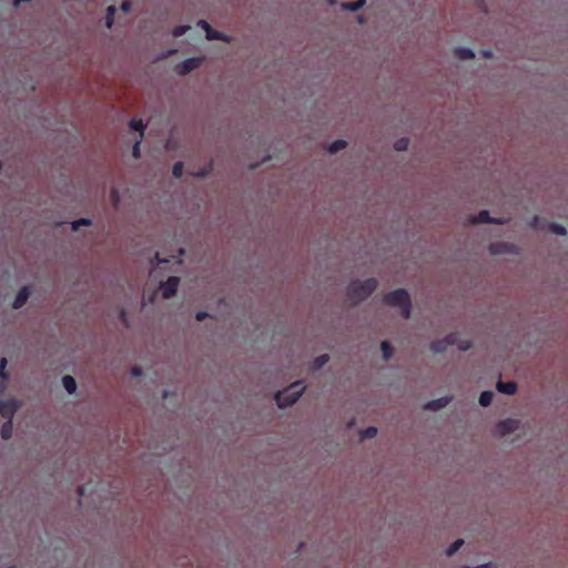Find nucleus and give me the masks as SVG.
<instances>
[{
  "mask_svg": "<svg viewBox=\"0 0 568 568\" xmlns=\"http://www.w3.org/2000/svg\"><path fill=\"white\" fill-rule=\"evenodd\" d=\"M209 316V314L206 312H197L196 315H195V318L199 321V322H202L204 321L206 317Z\"/></svg>",
  "mask_w": 568,
  "mask_h": 568,
  "instance_id": "obj_35",
  "label": "nucleus"
},
{
  "mask_svg": "<svg viewBox=\"0 0 568 568\" xmlns=\"http://www.w3.org/2000/svg\"><path fill=\"white\" fill-rule=\"evenodd\" d=\"M470 223L471 224H481V223L503 224L504 221L501 219L490 217L489 212L487 210H483L470 220Z\"/></svg>",
  "mask_w": 568,
  "mask_h": 568,
  "instance_id": "obj_9",
  "label": "nucleus"
},
{
  "mask_svg": "<svg viewBox=\"0 0 568 568\" xmlns=\"http://www.w3.org/2000/svg\"><path fill=\"white\" fill-rule=\"evenodd\" d=\"M456 345L462 352L471 348L473 343L470 339H464L458 333H450L442 339H436L430 343V349L434 353H444L449 346Z\"/></svg>",
  "mask_w": 568,
  "mask_h": 568,
  "instance_id": "obj_2",
  "label": "nucleus"
},
{
  "mask_svg": "<svg viewBox=\"0 0 568 568\" xmlns=\"http://www.w3.org/2000/svg\"><path fill=\"white\" fill-rule=\"evenodd\" d=\"M8 568H16V567H14V566H10V567H8Z\"/></svg>",
  "mask_w": 568,
  "mask_h": 568,
  "instance_id": "obj_45",
  "label": "nucleus"
},
{
  "mask_svg": "<svg viewBox=\"0 0 568 568\" xmlns=\"http://www.w3.org/2000/svg\"><path fill=\"white\" fill-rule=\"evenodd\" d=\"M455 55L462 60H469V59H473L475 57L474 52L471 49L469 48H466V47H458L455 49L454 51Z\"/></svg>",
  "mask_w": 568,
  "mask_h": 568,
  "instance_id": "obj_14",
  "label": "nucleus"
},
{
  "mask_svg": "<svg viewBox=\"0 0 568 568\" xmlns=\"http://www.w3.org/2000/svg\"><path fill=\"white\" fill-rule=\"evenodd\" d=\"M494 394L490 390H484L479 396V404L483 407H487L493 402Z\"/></svg>",
  "mask_w": 568,
  "mask_h": 568,
  "instance_id": "obj_19",
  "label": "nucleus"
},
{
  "mask_svg": "<svg viewBox=\"0 0 568 568\" xmlns=\"http://www.w3.org/2000/svg\"><path fill=\"white\" fill-rule=\"evenodd\" d=\"M132 155L134 158H139L140 156V141H136L135 144L133 145Z\"/></svg>",
  "mask_w": 568,
  "mask_h": 568,
  "instance_id": "obj_33",
  "label": "nucleus"
},
{
  "mask_svg": "<svg viewBox=\"0 0 568 568\" xmlns=\"http://www.w3.org/2000/svg\"><path fill=\"white\" fill-rule=\"evenodd\" d=\"M408 145H409V140L407 138H402L395 142L394 148L396 151H405V150H407Z\"/></svg>",
  "mask_w": 568,
  "mask_h": 568,
  "instance_id": "obj_25",
  "label": "nucleus"
},
{
  "mask_svg": "<svg viewBox=\"0 0 568 568\" xmlns=\"http://www.w3.org/2000/svg\"><path fill=\"white\" fill-rule=\"evenodd\" d=\"M111 201H112L113 205L116 207L119 204V201H120V196L115 189H113L111 191Z\"/></svg>",
  "mask_w": 568,
  "mask_h": 568,
  "instance_id": "obj_32",
  "label": "nucleus"
},
{
  "mask_svg": "<svg viewBox=\"0 0 568 568\" xmlns=\"http://www.w3.org/2000/svg\"><path fill=\"white\" fill-rule=\"evenodd\" d=\"M189 29H190V27H189V26H178V27H175V28L173 29V32H172V33H173V36H174V37H176V38H178V37H182L183 34H185V33H186V31H187Z\"/></svg>",
  "mask_w": 568,
  "mask_h": 568,
  "instance_id": "obj_30",
  "label": "nucleus"
},
{
  "mask_svg": "<svg viewBox=\"0 0 568 568\" xmlns=\"http://www.w3.org/2000/svg\"><path fill=\"white\" fill-rule=\"evenodd\" d=\"M62 385L69 394H73L77 389V382L70 375H65L62 377Z\"/></svg>",
  "mask_w": 568,
  "mask_h": 568,
  "instance_id": "obj_15",
  "label": "nucleus"
},
{
  "mask_svg": "<svg viewBox=\"0 0 568 568\" xmlns=\"http://www.w3.org/2000/svg\"><path fill=\"white\" fill-rule=\"evenodd\" d=\"M129 126H130L131 130L140 132V138L143 136L144 128L145 126H144L143 121L141 119L133 118L130 121Z\"/></svg>",
  "mask_w": 568,
  "mask_h": 568,
  "instance_id": "obj_17",
  "label": "nucleus"
},
{
  "mask_svg": "<svg viewBox=\"0 0 568 568\" xmlns=\"http://www.w3.org/2000/svg\"><path fill=\"white\" fill-rule=\"evenodd\" d=\"M7 364H8L7 358L2 357L0 359V378L3 379V381H7L9 378V375H8L7 371H6Z\"/></svg>",
  "mask_w": 568,
  "mask_h": 568,
  "instance_id": "obj_28",
  "label": "nucleus"
},
{
  "mask_svg": "<svg viewBox=\"0 0 568 568\" xmlns=\"http://www.w3.org/2000/svg\"><path fill=\"white\" fill-rule=\"evenodd\" d=\"M202 63V59L200 58H189L178 63L174 68L175 72L179 75H186L193 70L197 69Z\"/></svg>",
  "mask_w": 568,
  "mask_h": 568,
  "instance_id": "obj_5",
  "label": "nucleus"
},
{
  "mask_svg": "<svg viewBox=\"0 0 568 568\" xmlns=\"http://www.w3.org/2000/svg\"><path fill=\"white\" fill-rule=\"evenodd\" d=\"M377 435V428L369 426L361 433V439L374 438Z\"/></svg>",
  "mask_w": 568,
  "mask_h": 568,
  "instance_id": "obj_23",
  "label": "nucleus"
},
{
  "mask_svg": "<svg viewBox=\"0 0 568 568\" xmlns=\"http://www.w3.org/2000/svg\"><path fill=\"white\" fill-rule=\"evenodd\" d=\"M483 54H484V57H487V58L491 57V52L488 50H484Z\"/></svg>",
  "mask_w": 568,
  "mask_h": 568,
  "instance_id": "obj_43",
  "label": "nucleus"
},
{
  "mask_svg": "<svg viewBox=\"0 0 568 568\" xmlns=\"http://www.w3.org/2000/svg\"><path fill=\"white\" fill-rule=\"evenodd\" d=\"M381 349L383 353V359L384 361L390 359V357L393 356V353H394V348L390 345V343L387 341L382 342Z\"/></svg>",
  "mask_w": 568,
  "mask_h": 568,
  "instance_id": "obj_16",
  "label": "nucleus"
},
{
  "mask_svg": "<svg viewBox=\"0 0 568 568\" xmlns=\"http://www.w3.org/2000/svg\"><path fill=\"white\" fill-rule=\"evenodd\" d=\"M538 222H539L538 216H534V219H532V221H531V226H534V227H538Z\"/></svg>",
  "mask_w": 568,
  "mask_h": 568,
  "instance_id": "obj_42",
  "label": "nucleus"
},
{
  "mask_svg": "<svg viewBox=\"0 0 568 568\" xmlns=\"http://www.w3.org/2000/svg\"><path fill=\"white\" fill-rule=\"evenodd\" d=\"M496 428L500 435L511 434L519 428V420L515 418H507L498 423Z\"/></svg>",
  "mask_w": 568,
  "mask_h": 568,
  "instance_id": "obj_8",
  "label": "nucleus"
},
{
  "mask_svg": "<svg viewBox=\"0 0 568 568\" xmlns=\"http://www.w3.org/2000/svg\"><path fill=\"white\" fill-rule=\"evenodd\" d=\"M504 246H506V244H493L490 250L493 253H501L503 251L500 250V247Z\"/></svg>",
  "mask_w": 568,
  "mask_h": 568,
  "instance_id": "obj_34",
  "label": "nucleus"
},
{
  "mask_svg": "<svg viewBox=\"0 0 568 568\" xmlns=\"http://www.w3.org/2000/svg\"><path fill=\"white\" fill-rule=\"evenodd\" d=\"M131 374H132L133 376H141V375H142V368H141V367H139V366H134V367H132V369H131Z\"/></svg>",
  "mask_w": 568,
  "mask_h": 568,
  "instance_id": "obj_36",
  "label": "nucleus"
},
{
  "mask_svg": "<svg viewBox=\"0 0 568 568\" xmlns=\"http://www.w3.org/2000/svg\"><path fill=\"white\" fill-rule=\"evenodd\" d=\"M199 24L205 31L206 38L209 40H225L224 34L220 31L212 29V27L205 20H201Z\"/></svg>",
  "mask_w": 568,
  "mask_h": 568,
  "instance_id": "obj_11",
  "label": "nucleus"
},
{
  "mask_svg": "<svg viewBox=\"0 0 568 568\" xmlns=\"http://www.w3.org/2000/svg\"><path fill=\"white\" fill-rule=\"evenodd\" d=\"M78 494H79L80 496H83V495L85 494V486H83V485H82V486H79V487H78Z\"/></svg>",
  "mask_w": 568,
  "mask_h": 568,
  "instance_id": "obj_41",
  "label": "nucleus"
},
{
  "mask_svg": "<svg viewBox=\"0 0 568 568\" xmlns=\"http://www.w3.org/2000/svg\"><path fill=\"white\" fill-rule=\"evenodd\" d=\"M30 296V291L28 286H23L19 290L18 294L16 295V298L12 303V307L14 310L21 308L28 301Z\"/></svg>",
  "mask_w": 568,
  "mask_h": 568,
  "instance_id": "obj_10",
  "label": "nucleus"
},
{
  "mask_svg": "<svg viewBox=\"0 0 568 568\" xmlns=\"http://www.w3.org/2000/svg\"><path fill=\"white\" fill-rule=\"evenodd\" d=\"M180 278L178 276H170L165 282H161L160 288L164 298H170L175 295Z\"/></svg>",
  "mask_w": 568,
  "mask_h": 568,
  "instance_id": "obj_6",
  "label": "nucleus"
},
{
  "mask_svg": "<svg viewBox=\"0 0 568 568\" xmlns=\"http://www.w3.org/2000/svg\"><path fill=\"white\" fill-rule=\"evenodd\" d=\"M365 3H366V0H357V1H354V2H346V3H344L343 8L346 9V10H349V11H357L362 7H364Z\"/></svg>",
  "mask_w": 568,
  "mask_h": 568,
  "instance_id": "obj_22",
  "label": "nucleus"
},
{
  "mask_svg": "<svg viewBox=\"0 0 568 568\" xmlns=\"http://www.w3.org/2000/svg\"><path fill=\"white\" fill-rule=\"evenodd\" d=\"M497 389L503 394L513 395L517 390V385L515 382H498Z\"/></svg>",
  "mask_w": 568,
  "mask_h": 568,
  "instance_id": "obj_13",
  "label": "nucleus"
},
{
  "mask_svg": "<svg viewBox=\"0 0 568 568\" xmlns=\"http://www.w3.org/2000/svg\"><path fill=\"white\" fill-rule=\"evenodd\" d=\"M19 405L14 399H7L0 402V415L8 420H12L14 413L18 410Z\"/></svg>",
  "mask_w": 568,
  "mask_h": 568,
  "instance_id": "obj_7",
  "label": "nucleus"
},
{
  "mask_svg": "<svg viewBox=\"0 0 568 568\" xmlns=\"http://www.w3.org/2000/svg\"><path fill=\"white\" fill-rule=\"evenodd\" d=\"M491 564H484V565H479V566H476V567H470V566H464L462 568H490Z\"/></svg>",
  "mask_w": 568,
  "mask_h": 568,
  "instance_id": "obj_39",
  "label": "nucleus"
},
{
  "mask_svg": "<svg viewBox=\"0 0 568 568\" xmlns=\"http://www.w3.org/2000/svg\"><path fill=\"white\" fill-rule=\"evenodd\" d=\"M131 8V4L129 1H124L122 4H121V9L125 12H128Z\"/></svg>",
  "mask_w": 568,
  "mask_h": 568,
  "instance_id": "obj_38",
  "label": "nucleus"
},
{
  "mask_svg": "<svg viewBox=\"0 0 568 568\" xmlns=\"http://www.w3.org/2000/svg\"><path fill=\"white\" fill-rule=\"evenodd\" d=\"M155 258L158 261V264H166V263H170V260L168 258H161L159 253L155 254Z\"/></svg>",
  "mask_w": 568,
  "mask_h": 568,
  "instance_id": "obj_37",
  "label": "nucleus"
},
{
  "mask_svg": "<svg viewBox=\"0 0 568 568\" xmlns=\"http://www.w3.org/2000/svg\"><path fill=\"white\" fill-rule=\"evenodd\" d=\"M377 288V281L375 278H367L365 281H354L347 287L348 301L356 305L366 300Z\"/></svg>",
  "mask_w": 568,
  "mask_h": 568,
  "instance_id": "obj_1",
  "label": "nucleus"
},
{
  "mask_svg": "<svg viewBox=\"0 0 568 568\" xmlns=\"http://www.w3.org/2000/svg\"><path fill=\"white\" fill-rule=\"evenodd\" d=\"M384 304L389 306H398L402 308V315L405 318H408L410 316V297L406 290L404 288H397L392 292H388L384 295L383 298Z\"/></svg>",
  "mask_w": 568,
  "mask_h": 568,
  "instance_id": "obj_3",
  "label": "nucleus"
},
{
  "mask_svg": "<svg viewBox=\"0 0 568 568\" xmlns=\"http://www.w3.org/2000/svg\"><path fill=\"white\" fill-rule=\"evenodd\" d=\"M303 390L304 386L302 385V382H295L291 384L287 388L277 392L275 395L277 405L281 408H284L295 404L301 397Z\"/></svg>",
  "mask_w": 568,
  "mask_h": 568,
  "instance_id": "obj_4",
  "label": "nucleus"
},
{
  "mask_svg": "<svg viewBox=\"0 0 568 568\" xmlns=\"http://www.w3.org/2000/svg\"><path fill=\"white\" fill-rule=\"evenodd\" d=\"M463 539H457L456 541H454L446 550L447 556H453L455 552H457L459 548L463 546Z\"/></svg>",
  "mask_w": 568,
  "mask_h": 568,
  "instance_id": "obj_24",
  "label": "nucleus"
},
{
  "mask_svg": "<svg viewBox=\"0 0 568 568\" xmlns=\"http://www.w3.org/2000/svg\"><path fill=\"white\" fill-rule=\"evenodd\" d=\"M184 254V250L183 248H180L179 250V255L176 256V263H181V256ZM173 258H175V256H173Z\"/></svg>",
  "mask_w": 568,
  "mask_h": 568,
  "instance_id": "obj_40",
  "label": "nucleus"
},
{
  "mask_svg": "<svg viewBox=\"0 0 568 568\" xmlns=\"http://www.w3.org/2000/svg\"><path fill=\"white\" fill-rule=\"evenodd\" d=\"M1 437L3 439H10L12 436V420H7L0 430Z\"/></svg>",
  "mask_w": 568,
  "mask_h": 568,
  "instance_id": "obj_20",
  "label": "nucleus"
},
{
  "mask_svg": "<svg viewBox=\"0 0 568 568\" xmlns=\"http://www.w3.org/2000/svg\"><path fill=\"white\" fill-rule=\"evenodd\" d=\"M346 148V142L344 140H335L334 142H332L329 145H328V152L334 154V153H337L338 151L343 150Z\"/></svg>",
  "mask_w": 568,
  "mask_h": 568,
  "instance_id": "obj_18",
  "label": "nucleus"
},
{
  "mask_svg": "<svg viewBox=\"0 0 568 568\" xmlns=\"http://www.w3.org/2000/svg\"><path fill=\"white\" fill-rule=\"evenodd\" d=\"M549 230L552 233L558 234V235H566V233H567L565 226H562L561 224H558V223H550Z\"/></svg>",
  "mask_w": 568,
  "mask_h": 568,
  "instance_id": "obj_26",
  "label": "nucleus"
},
{
  "mask_svg": "<svg viewBox=\"0 0 568 568\" xmlns=\"http://www.w3.org/2000/svg\"><path fill=\"white\" fill-rule=\"evenodd\" d=\"M328 359H329V356L327 354L317 356L312 363V368L313 369L322 368L328 362Z\"/></svg>",
  "mask_w": 568,
  "mask_h": 568,
  "instance_id": "obj_21",
  "label": "nucleus"
},
{
  "mask_svg": "<svg viewBox=\"0 0 568 568\" xmlns=\"http://www.w3.org/2000/svg\"><path fill=\"white\" fill-rule=\"evenodd\" d=\"M183 170H184V166H183V163L182 162H176L173 168H172V174L174 178L176 179H180L183 174Z\"/></svg>",
  "mask_w": 568,
  "mask_h": 568,
  "instance_id": "obj_29",
  "label": "nucleus"
},
{
  "mask_svg": "<svg viewBox=\"0 0 568 568\" xmlns=\"http://www.w3.org/2000/svg\"><path fill=\"white\" fill-rule=\"evenodd\" d=\"M449 400H450V398H448V397H442V398H438V399H433V400H429L425 405V408L429 409V410H438V409H442L445 406H447Z\"/></svg>",
  "mask_w": 568,
  "mask_h": 568,
  "instance_id": "obj_12",
  "label": "nucleus"
},
{
  "mask_svg": "<svg viewBox=\"0 0 568 568\" xmlns=\"http://www.w3.org/2000/svg\"><path fill=\"white\" fill-rule=\"evenodd\" d=\"M205 174H206L205 171H201V172L195 173L194 175L195 176H205Z\"/></svg>",
  "mask_w": 568,
  "mask_h": 568,
  "instance_id": "obj_44",
  "label": "nucleus"
},
{
  "mask_svg": "<svg viewBox=\"0 0 568 568\" xmlns=\"http://www.w3.org/2000/svg\"><path fill=\"white\" fill-rule=\"evenodd\" d=\"M89 225H91V220L82 217L72 223V230L77 231V230H79L80 226H89Z\"/></svg>",
  "mask_w": 568,
  "mask_h": 568,
  "instance_id": "obj_27",
  "label": "nucleus"
},
{
  "mask_svg": "<svg viewBox=\"0 0 568 568\" xmlns=\"http://www.w3.org/2000/svg\"><path fill=\"white\" fill-rule=\"evenodd\" d=\"M114 13H115V8L110 6L108 8V14H106V27L108 28H111L112 24H113V16H114Z\"/></svg>",
  "mask_w": 568,
  "mask_h": 568,
  "instance_id": "obj_31",
  "label": "nucleus"
}]
</instances>
